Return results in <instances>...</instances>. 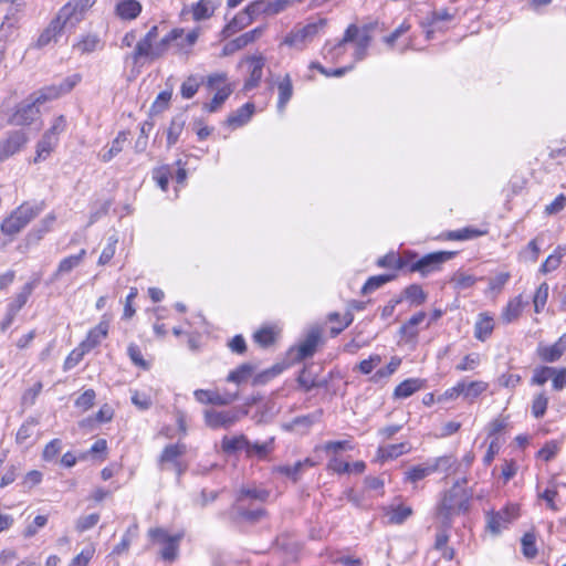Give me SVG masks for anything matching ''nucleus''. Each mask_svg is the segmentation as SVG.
Listing matches in <instances>:
<instances>
[{
	"instance_id": "nucleus-1",
	"label": "nucleus",
	"mask_w": 566,
	"mask_h": 566,
	"mask_svg": "<svg viewBox=\"0 0 566 566\" xmlns=\"http://www.w3.org/2000/svg\"><path fill=\"white\" fill-rule=\"evenodd\" d=\"M42 209V203L23 202L1 222V232L9 237L17 235L40 214Z\"/></svg>"
},
{
	"instance_id": "nucleus-2",
	"label": "nucleus",
	"mask_w": 566,
	"mask_h": 566,
	"mask_svg": "<svg viewBox=\"0 0 566 566\" xmlns=\"http://www.w3.org/2000/svg\"><path fill=\"white\" fill-rule=\"evenodd\" d=\"M74 9L71 3L65 4L60 11L57 17L51 21L49 27L41 33L38 39V46L42 48L48 45L52 40H56L65 30H72L76 25V18L74 19Z\"/></svg>"
},
{
	"instance_id": "nucleus-3",
	"label": "nucleus",
	"mask_w": 566,
	"mask_h": 566,
	"mask_svg": "<svg viewBox=\"0 0 566 566\" xmlns=\"http://www.w3.org/2000/svg\"><path fill=\"white\" fill-rule=\"evenodd\" d=\"M454 251H436L428 253L415 262L409 258V271L418 272L421 276H427L432 272L439 271L441 265L455 256Z\"/></svg>"
},
{
	"instance_id": "nucleus-4",
	"label": "nucleus",
	"mask_w": 566,
	"mask_h": 566,
	"mask_svg": "<svg viewBox=\"0 0 566 566\" xmlns=\"http://www.w3.org/2000/svg\"><path fill=\"white\" fill-rule=\"evenodd\" d=\"M469 509V495L457 483L449 490L439 506V515L443 520H449L452 515L465 512Z\"/></svg>"
},
{
	"instance_id": "nucleus-5",
	"label": "nucleus",
	"mask_w": 566,
	"mask_h": 566,
	"mask_svg": "<svg viewBox=\"0 0 566 566\" xmlns=\"http://www.w3.org/2000/svg\"><path fill=\"white\" fill-rule=\"evenodd\" d=\"M41 95V90L31 94L25 101L20 103L14 113L10 116L9 123L11 125L23 126L30 125L38 116V106L44 104L46 101H38Z\"/></svg>"
},
{
	"instance_id": "nucleus-6",
	"label": "nucleus",
	"mask_w": 566,
	"mask_h": 566,
	"mask_svg": "<svg viewBox=\"0 0 566 566\" xmlns=\"http://www.w3.org/2000/svg\"><path fill=\"white\" fill-rule=\"evenodd\" d=\"M378 27V21L370 22L367 24H364L360 29L357 28L355 24L348 25V28L345 31V34L338 43H336L334 46L328 48V44L324 46V54L325 57L327 55H331L332 59H336L339 55L345 53V44L348 42H354V40L358 35H371V32Z\"/></svg>"
},
{
	"instance_id": "nucleus-7",
	"label": "nucleus",
	"mask_w": 566,
	"mask_h": 566,
	"mask_svg": "<svg viewBox=\"0 0 566 566\" xmlns=\"http://www.w3.org/2000/svg\"><path fill=\"white\" fill-rule=\"evenodd\" d=\"M148 535L151 539L164 544L160 556L164 560L174 562L178 557L179 543L184 534L169 535L161 527L150 528Z\"/></svg>"
},
{
	"instance_id": "nucleus-8",
	"label": "nucleus",
	"mask_w": 566,
	"mask_h": 566,
	"mask_svg": "<svg viewBox=\"0 0 566 566\" xmlns=\"http://www.w3.org/2000/svg\"><path fill=\"white\" fill-rule=\"evenodd\" d=\"M326 25L325 19H319L317 22L308 23L302 28L292 30L283 41V44L289 46H301L307 42H311L318 31Z\"/></svg>"
},
{
	"instance_id": "nucleus-9",
	"label": "nucleus",
	"mask_w": 566,
	"mask_h": 566,
	"mask_svg": "<svg viewBox=\"0 0 566 566\" xmlns=\"http://www.w3.org/2000/svg\"><path fill=\"white\" fill-rule=\"evenodd\" d=\"M27 142L28 136L22 129L10 132L6 138L0 139V161L19 153Z\"/></svg>"
},
{
	"instance_id": "nucleus-10",
	"label": "nucleus",
	"mask_w": 566,
	"mask_h": 566,
	"mask_svg": "<svg viewBox=\"0 0 566 566\" xmlns=\"http://www.w3.org/2000/svg\"><path fill=\"white\" fill-rule=\"evenodd\" d=\"M453 462L454 461H452L451 458L443 457V458L437 459L436 463L432 465H429V464L415 465L406 472V480L409 482H412V483L418 482L441 468L450 467Z\"/></svg>"
},
{
	"instance_id": "nucleus-11",
	"label": "nucleus",
	"mask_w": 566,
	"mask_h": 566,
	"mask_svg": "<svg viewBox=\"0 0 566 566\" xmlns=\"http://www.w3.org/2000/svg\"><path fill=\"white\" fill-rule=\"evenodd\" d=\"M205 420L210 428H230L239 420V413L233 410L217 411L209 409L205 411Z\"/></svg>"
},
{
	"instance_id": "nucleus-12",
	"label": "nucleus",
	"mask_w": 566,
	"mask_h": 566,
	"mask_svg": "<svg viewBox=\"0 0 566 566\" xmlns=\"http://www.w3.org/2000/svg\"><path fill=\"white\" fill-rule=\"evenodd\" d=\"M292 0H258L248 6V11L254 17L260 14L273 15L283 11Z\"/></svg>"
},
{
	"instance_id": "nucleus-13",
	"label": "nucleus",
	"mask_w": 566,
	"mask_h": 566,
	"mask_svg": "<svg viewBox=\"0 0 566 566\" xmlns=\"http://www.w3.org/2000/svg\"><path fill=\"white\" fill-rule=\"evenodd\" d=\"M80 81L81 76L78 74H74L63 80L60 85L45 86L41 88V95L38 101L55 99L61 95L69 93Z\"/></svg>"
},
{
	"instance_id": "nucleus-14",
	"label": "nucleus",
	"mask_w": 566,
	"mask_h": 566,
	"mask_svg": "<svg viewBox=\"0 0 566 566\" xmlns=\"http://www.w3.org/2000/svg\"><path fill=\"white\" fill-rule=\"evenodd\" d=\"M514 518V513L509 507L497 512L486 513V530L492 535H499L503 528H506Z\"/></svg>"
},
{
	"instance_id": "nucleus-15",
	"label": "nucleus",
	"mask_w": 566,
	"mask_h": 566,
	"mask_svg": "<svg viewBox=\"0 0 566 566\" xmlns=\"http://www.w3.org/2000/svg\"><path fill=\"white\" fill-rule=\"evenodd\" d=\"M186 451L187 448L184 443L178 442L166 446L158 460L160 471L170 470L175 463L180 461V458L186 453Z\"/></svg>"
},
{
	"instance_id": "nucleus-16",
	"label": "nucleus",
	"mask_w": 566,
	"mask_h": 566,
	"mask_svg": "<svg viewBox=\"0 0 566 566\" xmlns=\"http://www.w3.org/2000/svg\"><path fill=\"white\" fill-rule=\"evenodd\" d=\"M108 328L109 322L103 317V319L88 332L86 338L81 343L78 349H83V352L92 350L102 342V339L107 336Z\"/></svg>"
},
{
	"instance_id": "nucleus-17",
	"label": "nucleus",
	"mask_w": 566,
	"mask_h": 566,
	"mask_svg": "<svg viewBox=\"0 0 566 566\" xmlns=\"http://www.w3.org/2000/svg\"><path fill=\"white\" fill-rule=\"evenodd\" d=\"M196 399L201 403H210L217 406H227L237 400L238 392L235 394H219L214 391L198 389L195 391Z\"/></svg>"
},
{
	"instance_id": "nucleus-18",
	"label": "nucleus",
	"mask_w": 566,
	"mask_h": 566,
	"mask_svg": "<svg viewBox=\"0 0 566 566\" xmlns=\"http://www.w3.org/2000/svg\"><path fill=\"white\" fill-rule=\"evenodd\" d=\"M566 350V333L557 342L549 346H538L537 354L543 361H557Z\"/></svg>"
},
{
	"instance_id": "nucleus-19",
	"label": "nucleus",
	"mask_w": 566,
	"mask_h": 566,
	"mask_svg": "<svg viewBox=\"0 0 566 566\" xmlns=\"http://www.w3.org/2000/svg\"><path fill=\"white\" fill-rule=\"evenodd\" d=\"M321 332L318 328H312L305 339L300 344L296 355V360H303L312 357L321 342Z\"/></svg>"
},
{
	"instance_id": "nucleus-20",
	"label": "nucleus",
	"mask_w": 566,
	"mask_h": 566,
	"mask_svg": "<svg viewBox=\"0 0 566 566\" xmlns=\"http://www.w3.org/2000/svg\"><path fill=\"white\" fill-rule=\"evenodd\" d=\"M254 112V104L245 103L235 112L231 113L226 119V125L232 128H238L247 124Z\"/></svg>"
},
{
	"instance_id": "nucleus-21",
	"label": "nucleus",
	"mask_w": 566,
	"mask_h": 566,
	"mask_svg": "<svg viewBox=\"0 0 566 566\" xmlns=\"http://www.w3.org/2000/svg\"><path fill=\"white\" fill-rule=\"evenodd\" d=\"M426 387V380L420 378H409L400 382L394 391V397L398 399L408 398L418 390Z\"/></svg>"
},
{
	"instance_id": "nucleus-22",
	"label": "nucleus",
	"mask_w": 566,
	"mask_h": 566,
	"mask_svg": "<svg viewBox=\"0 0 566 566\" xmlns=\"http://www.w3.org/2000/svg\"><path fill=\"white\" fill-rule=\"evenodd\" d=\"M255 17L248 11V7L240 13H238L223 29L222 33L224 36H230L231 34L242 30L248 27Z\"/></svg>"
},
{
	"instance_id": "nucleus-23",
	"label": "nucleus",
	"mask_w": 566,
	"mask_h": 566,
	"mask_svg": "<svg viewBox=\"0 0 566 566\" xmlns=\"http://www.w3.org/2000/svg\"><path fill=\"white\" fill-rule=\"evenodd\" d=\"M116 14L123 20H134L142 12V4L137 0H123L116 4Z\"/></svg>"
},
{
	"instance_id": "nucleus-24",
	"label": "nucleus",
	"mask_w": 566,
	"mask_h": 566,
	"mask_svg": "<svg viewBox=\"0 0 566 566\" xmlns=\"http://www.w3.org/2000/svg\"><path fill=\"white\" fill-rule=\"evenodd\" d=\"M416 254L406 252L402 256L396 258L394 253H388L377 260V265L380 268H396L401 270L409 264V258H415Z\"/></svg>"
},
{
	"instance_id": "nucleus-25",
	"label": "nucleus",
	"mask_w": 566,
	"mask_h": 566,
	"mask_svg": "<svg viewBox=\"0 0 566 566\" xmlns=\"http://www.w3.org/2000/svg\"><path fill=\"white\" fill-rule=\"evenodd\" d=\"M182 35V29L171 30L154 46L153 60L161 57L167 52L169 45L174 42H177Z\"/></svg>"
},
{
	"instance_id": "nucleus-26",
	"label": "nucleus",
	"mask_w": 566,
	"mask_h": 566,
	"mask_svg": "<svg viewBox=\"0 0 566 566\" xmlns=\"http://www.w3.org/2000/svg\"><path fill=\"white\" fill-rule=\"evenodd\" d=\"M250 64H251L250 76L244 83L245 91H250V90L254 88L255 86H258L259 82L262 78L264 61L262 57H251Z\"/></svg>"
},
{
	"instance_id": "nucleus-27",
	"label": "nucleus",
	"mask_w": 566,
	"mask_h": 566,
	"mask_svg": "<svg viewBox=\"0 0 566 566\" xmlns=\"http://www.w3.org/2000/svg\"><path fill=\"white\" fill-rule=\"evenodd\" d=\"M524 304L525 303L523 302L522 296H516L513 300H511L502 312V321L509 324L517 319L522 313Z\"/></svg>"
},
{
	"instance_id": "nucleus-28",
	"label": "nucleus",
	"mask_w": 566,
	"mask_h": 566,
	"mask_svg": "<svg viewBox=\"0 0 566 566\" xmlns=\"http://www.w3.org/2000/svg\"><path fill=\"white\" fill-rule=\"evenodd\" d=\"M279 90V101H277V109L280 113H283L286 104L291 99L293 95V85L292 80L289 74L284 76V78L277 85Z\"/></svg>"
},
{
	"instance_id": "nucleus-29",
	"label": "nucleus",
	"mask_w": 566,
	"mask_h": 566,
	"mask_svg": "<svg viewBox=\"0 0 566 566\" xmlns=\"http://www.w3.org/2000/svg\"><path fill=\"white\" fill-rule=\"evenodd\" d=\"M232 93L230 85L223 86L218 90L212 99L209 103H205L202 109L208 113L218 112L224 102L229 98Z\"/></svg>"
},
{
	"instance_id": "nucleus-30",
	"label": "nucleus",
	"mask_w": 566,
	"mask_h": 566,
	"mask_svg": "<svg viewBox=\"0 0 566 566\" xmlns=\"http://www.w3.org/2000/svg\"><path fill=\"white\" fill-rule=\"evenodd\" d=\"M216 0H200L192 8V17L196 21L210 18L217 9Z\"/></svg>"
},
{
	"instance_id": "nucleus-31",
	"label": "nucleus",
	"mask_w": 566,
	"mask_h": 566,
	"mask_svg": "<svg viewBox=\"0 0 566 566\" xmlns=\"http://www.w3.org/2000/svg\"><path fill=\"white\" fill-rule=\"evenodd\" d=\"M128 139V133L127 132H119L117 136L112 142L111 147L105 150L103 154H101V160L104 163L111 161L116 155H118L124 147V144Z\"/></svg>"
},
{
	"instance_id": "nucleus-32",
	"label": "nucleus",
	"mask_w": 566,
	"mask_h": 566,
	"mask_svg": "<svg viewBox=\"0 0 566 566\" xmlns=\"http://www.w3.org/2000/svg\"><path fill=\"white\" fill-rule=\"evenodd\" d=\"M86 254V251L82 249L77 254L70 255L64 258L57 266V270L54 274L55 277L70 273L73 269L80 265V263L83 261L84 256Z\"/></svg>"
},
{
	"instance_id": "nucleus-33",
	"label": "nucleus",
	"mask_w": 566,
	"mask_h": 566,
	"mask_svg": "<svg viewBox=\"0 0 566 566\" xmlns=\"http://www.w3.org/2000/svg\"><path fill=\"white\" fill-rule=\"evenodd\" d=\"M56 142L57 137H53V134H44L42 139L38 143L34 161L44 160L53 150Z\"/></svg>"
},
{
	"instance_id": "nucleus-34",
	"label": "nucleus",
	"mask_w": 566,
	"mask_h": 566,
	"mask_svg": "<svg viewBox=\"0 0 566 566\" xmlns=\"http://www.w3.org/2000/svg\"><path fill=\"white\" fill-rule=\"evenodd\" d=\"M270 496V491L256 486H243L241 488L238 501L242 502L245 499L255 500L259 502H265Z\"/></svg>"
},
{
	"instance_id": "nucleus-35",
	"label": "nucleus",
	"mask_w": 566,
	"mask_h": 566,
	"mask_svg": "<svg viewBox=\"0 0 566 566\" xmlns=\"http://www.w3.org/2000/svg\"><path fill=\"white\" fill-rule=\"evenodd\" d=\"M312 368L313 365L304 366L297 377L298 385L306 391L322 386V384L316 380V374L313 373Z\"/></svg>"
},
{
	"instance_id": "nucleus-36",
	"label": "nucleus",
	"mask_w": 566,
	"mask_h": 566,
	"mask_svg": "<svg viewBox=\"0 0 566 566\" xmlns=\"http://www.w3.org/2000/svg\"><path fill=\"white\" fill-rule=\"evenodd\" d=\"M153 42L143 38L137 42L134 52L128 57L133 60L134 64H137L142 57H149L153 60Z\"/></svg>"
},
{
	"instance_id": "nucleus-37",
	"label": "nucleus",
	"mask_w": 566,
	"mask_h": 566,
	"mask_svg": "<svg viewBox=\"0 0 566 566\" xmlns=\"http://www.w3.org/2000/svg\"><path fill=\"white\" fill-rule=\"evenodd\" d=\"M564 255H566V248L557 247L554 253L548 255L547 259L543 262L539 271L543 274H546L556 270L559 266Z\"/></svg>"
},
{
	"instance_id": "nucleus-38",
	"label": "nucleus",
	"mask_w": 566,
	"mask_h": 566,
	"mask_svg": "<svg viewBox=\"0 0 566 566\" xmlns=\"http://www.w3.org/2000/svg\"><path fill=\"white\" fill-rule=\"evenodd\" d=\"M412 514V509L410 506H406L399 504L397 506L391 505L387 512V516L391 524H402L409 516Z\"/></svg>"
},
{
	"instance_id": "nucleus-39",
	"label": "nucleus",
	"mask_w": 566,
	"mask_h": 566,
	"mask_svg": "<svg viewBox=\"0 0 566 566\" xmlns=\"http://www.w3.org/2000/svg\"><path fill=\"white\" fill-rule=\"evenodd\" d=\"M395 277V274H380L370 276L361 287V294L366 295L368 293H371L377 289L381 287L382 285H385L386 283L392 281Z\"/></svg>"
},
{
	"instance_id": "nucleus-40",
	"label": "nucleus",
	"mask_w": 566,
	"mask_h": 566,
	"mask_svg": "<svg viewBox=\"0 0 566 566\" xmlns=\"http://www.w3.org/2000/svg\"><path fill=\"white\" fill-rule=\"evenodd\" d=\"M201 83H202L201 77L196 76V75L188 76L181 84V87H180L181 96L187 99L192 98L197 94Z\"/></svg>"
},
{
	"instance_id": "nucleus-41",
	"label": "nucleus",
	"mask_w": 566,
	"mask_h": 566,
	"mask_svg": "<svg viewBox=\"0 0 566 566\" xmlns=\"http://www.w3.org/2000/svg\"><path fill=\"white\" fill-rule=\"evenodd\" d=\"M248 439L244 436L224 437L221 442V448L226 453H233L241 449L247 450Z\"/></svg>"
},
{
	"instance_id": "nucleus-42",
	"label": "nucleus",
	"mask_w": 566,
	"mask_h": 566,
	"mask_svg": "<svg viewBox=\"0 0 566 566\" xmlns=\"http://www.w3.org/2000/svg\"><path fill=\"white\" fill-rule=\"evenodd\" d=\"M254 371V367L251 364H242L237 369L232 370L227 380L235 384L247 381Z\"/></svg>"
},
{
	"instance_id": "nucleus-43",
	"label": "nucleus",
	"mask_w": 566,
	"mask_h": 566,
	"mask_svg": "<svg viewBox=\"0 0 566 566\" xmlns=\"http://www.w3.org/2000/svg\"><path fill=\"white\" fill-rule=\"evenodd\" d=\"M402 295L406 300L410 301L412 304L416 305H421L422 303L426 302L427 298L426 292L418 284H411L407 286L403 290Z\"/></svg>"
},
{
	"instance_id": "nucleus-44",
	"label": "nucleus",
	"mask_w": 566,
	"mask_h": 566,
	"mask_svg": "<svg viewBox=\"0 0 566 566\" xmlns=\"http://www.w3.org/2000/svg\"><path fill=\"white\" fill-rule=\"evenodd\" d=\"M493 331V321L489 316H482L474 327V336L480 340H485Z\"/></svg>"
},
{
	"instance_id": "nucleus-45",
	"label": "nucleus",
	"mask_w": 566,
	"mask_h": 566,
	"mask_svg": "<svg viewBox=\"0 0 566 566\" xmlns=\"http://www.w3.org/2000/svg\"><path fill=\"white\" fill-rule=\"evenodd\" d=\"M488 389V384L481 380L471 381L469 384L463 381L462 395L464 398L473 400Z\"/></svg>"
},
{
	"instance_id": "nucleus-46",
	"label": "nucleus",
	"mask_w": 566,
	"mask_h": 566,
	"mask_svg": "<svg viewBox=\"0 0 566 566\" xmlns=\"http://www.w3.org/2000/svg\"><path fill=\"white\" fill-rule=\"evenodd\" d=\"M522 545V553L523 555L528 558L533 559L537 555V547H536V537L534 533H525L521 539Z\"/></svg>"
},
{
	"instance_id": "nucleus-47",
	"label": "nucleus",
	"mask_w": 566,
	"mask_h": 566,
	"mask_svg": "<svg viewBox=\"0 0 566 566\" xmlns=\"http://www.w3.org/2000/svg\"><path fill=\"white\" fill-rule=\"evenodd\" d=\"M36 426V419L29 418L28 420H25L17 432L15 441L20 444L24 443L30 437H32Z\"/></svg>"
},
{
	"instance_id": "nucleus-48",
	"label": "nucleus",
	"mask_w": 566,
	"mask_h": 566,
	"mask_svg": "<svg viewBox=\"0 0 566 566\" xmlns=\"http://www.w3.org/2000/svg\"><path fill=\"white\" fill-rule=\"evenodd\" d=\"M408 451L409 447L405 442L379 448V453L382 459H395Z\"/></svg>"
},
{
	"instance_id": "nucleus-49",
	"label": "nucleus",
	"mask_w": 566,
	"mask_h": 566,
	"mask_svg": "<svg viewBox=\"0 0 566 566\" xmlns=\"http://www.w3.org/2000/svg\"><path fill=\"white\" fill-rule=\"evenodd\" d=\"M264 28L258 27L251 31H248L240 36L233 39V44L237 48H245L248 44L254 42L256 39H259L263 33Z\"/></svg>"
},
{
	"instance_id": "nucleus-50",
	"label": "nucleus",
	"mask_w": 566,
	"mask_h": 566,
	"mask_svg": "<svg viewBox=\"0 0 566 566\" xmlns=\"http://www.w3.org/2000/svg\"><path fill=\"white\" fill-rule=\"evenodd\" d=\"M254 340L262 347H268L275 342L276 332L273 327H263L254 333Z\"/></svg>"
},
{
	"instance_id": "nucleus-51",
	"label": "nucleus",
	"mask_w": 566,
	"mask_h": 566,
	"mask_svg": "<svg viewBox=\"0 0 566 566\" xmlns=\"http://www.w3.org/2000/svg\"><path fill=\"white\" fill-rule=\"evenodd\" d=\"M32 293V285L30 283H27L22 291L15 296V298L8 305V308H10L14 313H19V311L28 302L29 296Z\"/></svg>"
},
{
	"instance_id": "nucleus-52",
	"label": "nucleus",
	"mask_w": 566,
	"mask_h": 566,
	"mask_svg": "<svg viewBox=\"0 0 566 566\" xmlns=\"http://www.w3.org/2000/svg\"><path fill=\"white\" fill-rule=\"evenodd\" d=\"M555 367L539 366L534 369L533 377L531 379L532 385L543 386L548 379H552Z\"/></svg>"
},
{
	"instance_id": "nucleus-53",
	"label": "nucleus",
	"mask_w": 566,
	"mask_h": 566,
	"mask_svg": "<svg viewBox=\"0 0 566 566\" xmlns=\"http://www.w3.org/2000/svg\"><path fill=\"white\" fill-rule=\"evenodd\" d=\"M185 122L181 117H175L172 118L168 132H167V143L168 146H172L177 143L182 129H184Z\"/></svg>"
},
{
	"instance_id": "nucleus-54",
	"label": "nucleus",
	"mask_w": 566,
	"mask_h": 566,
	"mask_svg": "<svg viewBox=\"0 0 566 566\" xmlns=\"http://www.w3.org/2000/svg\"><path fill=\"white\" fill-rule=\"evenodd\" d=\"M476 279L464 272H455L451 277L450 282L454 284L458 290H465L474 285Z\"/></svg>"
},
{
	"instance_id": "nucleus-55",
	"label": "nucleus",
	"mask_w": 566,
	"mask_h": 566,
	"mask_svg": "<svg viewBox=\"0 0 566 566\" xmlns=\"http://www.w3.org/2000/svg\"><path fill=\"white\" fill-rule=\"evenodd\" d=\"M548 406V398L544 392L537 394L532 401V415L536 418H543Z\"/></svg>"
},
{
	"instance_id": "nucleus-56",
	"label": "nucleus",
	"mask_w": 566,
	"mask_h": 566,
	"mask_svg": "<svg viewBox=\"0 0 566 566\" xmlns=\"http://www.w3.org/2000/svg\"><path fill=\"white\" fill-rule=\"evenodd\" d=\"M43 385L41 381H36L31 388L24 391L21 397V406L24 408L31 407L35 403V400L42 391Z\"/></svg>"
},
{
	"instance_id": "nucleus-57",
	"label": "nucleus",
	"mask_w": 566,
	"mask_h": 566,
	"mask_svg": "<svg viewBox=\"0 0 566 566\" xmlns=\"http://www.w3.org/2000/svg\"><path fill=\"white\" fill-rule=\"evenodd\" d=\"M101 45V40L95 34H90L81 40L75 48L82 53H91L97 50Z\"/></svg>"
},
{
	"instance_id": "nucleus-58",
	"label": "nucleus",
	"mask_w": 566,
	"mask_h": 566,
	"mask_svg": "<svg viewBox=\"0 0 566 566\" xmlns=\"http://www.w3.org/2000/svg\"><path fill=\"white\" fill-rule=\"evenodd\" d=\"M99 521V514L92 513L86 516H81L76 520L75 528L77 532L83 533L94 527Z\"/></svg>"
},
{
	"instance_id": "nucleus-59",
	"label": "nucleus",
	"mask_w": 566,
	"mask_h": 566,
	"mask_svg": "<svg viewBox=\"0 0 566 566\" xmlns=\"http://www.w3.org/2000/svg\"><path fill=\"white\" fill-rule=\"evenodd\" d=\"M275 472L283 474L296 482L301 476L302 464L300 462H295L292 465H279L275 468Z\"/></svg>"
},
{
	"instance_id": "nucleus-60",
	"label": "nucleus",
	"mask_w": 566,
	"mask_h": 566,
	"mask_svg": "<svg viewBox=\"0 0 566 566\" xmlns=\"http://www.w3.org/2000/svg\"><path fill=\"white\" fill-rule=\"evenodd\" d=\"M426 318V313L424 312H419L417 314H415L413 316H411L409 318V321L403 324L400 328V332L402 334H408L410 337H413L417 335V332L416 331H411V328L416 327L417 325L421 324Z\"/></svg>"
},
{
	"instance_id": "nucleus-61",
	"label": "nucleus",
	"mask_w": 566,
	"mask_h": 566,
	"mask_svg": "<svg viewBox=\"0 0 566 566\" xmlns=\"http://www.w3.org/2000/svg\"><path fill=\"white\" fill-rule=\"evenodd\" d=\"M96 398V394L93 389H86L81 396L75 400V407L82 410H88L93 407Z\"/></svg>"
},
{
	"instance_id": "nucleus-62",
	"label": "nucleus",
	"mask_w": 566,
	"mask_h": 566,
	"mask_svg": "<svg viewBox=\"0 0 566 566\" xmlns=\"http://www.w3.org/2000/svg\"><path fill=\"white\" fill-rule=\"evenodd\" d=\"M548 297V285L546 283H542L535 292L534 295V307L535 312L539 313L541 310L545 306Z\"/></svg>"
},
{
	"instance_id": "nucleus-63",
	"label": "nucleus",
	"mask_w": 566,
	"mask_h": 566,
	"mask_svg": "<svg viewBox=\"0 0 566 566\" xmlns=\"http://www.w3.org/2000/svg\"><path fill=\"white\" fill-rule=\"evenodd\" d=\"M354 41L356 42L355 59L360 61L366 56L371 35H358Z\"/></svg>"
},
{
	"instance_id": "nucleus-64",
	"label": "nucleus",
	"mask_w": 566,
	"mask_h": 566,
	"mask_svg": "<svg viewBox=\"0 0 566 566\" xmlns=\"http://www.w3.org/2000/svg\"><path fill=\"white\" fill-rule=\"evenodd\" d=\"M552 386L556 391H560L566 387V367L555 368L552 377Z\"/></svg>"
}]
</instances>
